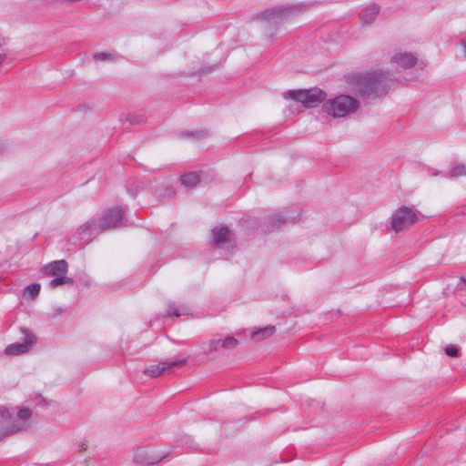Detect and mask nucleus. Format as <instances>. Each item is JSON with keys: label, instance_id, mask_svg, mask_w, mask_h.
<instances>
[{"label": "nucleus", "instance_id": "obj_9", "mask_svg": "<svg viewBox=\"0 0 466 466\" xmlns=\"http://www.w3.org/2000/svg\"><path fill=\"white\" fill-rule=\"evenodd\" d=\"M187 361V359H182L179 360H174V361H162L158 364L150 365L149 367L146 368L144 370V374L147 376L156 378L167 371H171L175 368L183 366Z\"/></svg>", "mask_w": 466, "mask_h": 466}, {"label": "nucleus", "instance_id": "obj_28", "mask_svg": "<svg viewBox=\"0 0 466 466\" xmlns=\"http://www.w3.org/2000/svg\"><path fill=\"white\" fill-rule=\"evenodd\" d=\"M6 58V53L2 48H0V66L5 62Z\"/></svg>", "mask_w": 466, "mask_h": 466}, {"label": "nucleus", "instance_id": "obj_25", "mask_svg": "<svg viewBox=\"0 0 466 466\" xmlns=\"http://www.w3.org/2000/svg\"><path fill=\"white\" fill-rule=\"evenodd\" d=\"M445 353L450 357H457L459 350L454 345H450L445 348Z\"/></svg>", "mask_w": 466, "mask_h": 466}, {"label": "nucleus", "instance_id": "obj_18", "mask_svg": "<svg viewBox=\"0 0 466 466\" xmlns=\"http://www.w3.org/2000/svg\"><path fill=\"white\" fill-rule=\"evenodd\" d=\"M201 349L204 354L210 355L213 352L218 351L221 348L220 339H213L207 342H203Z\"/></svg>", "mask_w": 466, "mask_h": 466}, {"label": "nucleus", "instance_id": "obj_23", "mask_svg": "<svg viewBox=\"0 0 466 466\" xmlns=\"http://www.w3.org/2000/svg\"><path fill=\"white\" fill-rule=\"evenodd\" d=\"M450 174L451 177L466 176V166L462 164H458L451 167Z\"/></svg>", "mask_w": 466, "mask_h": 466}, {"label": "nucleus", "instance_id": "obj_10", "mask_svg": "<svg viewBox=\"0 0 466 466\" xmlns=\"http://www.w3.org/2000/svg\"><path fill=\"white\" fill-rule=\"evenodd\" d=\"M98 233L99 229L96 226V218H93L80 226L76 231V236L81 241L80 246L86 245L91 241Z\"/></svg>", "mask_w": 466, "mask_h": 466}, {"label": "nucleus", "instance_id": "obj_30", "mask_svg": "<svg viewBox=\"0 0 466 466\" xmlns=\"http://www.w3.org/2000/svg\"><path fill=\"white\" fill-rule=\"evenodd\" d=\"M5 152V147L0 144V155Z\"/></svg>", "mask_w": 466, "mask_h": 466}, {"label": "nucleus", "instance_id": "obj_14", "mask_svg": "<svg viewBox=\"0 0 466 466\" xmlns=\"http://www.w3.org/2000/svg\"><path fill=\"white\" fill-rule=\"evenodd\" d=\"M380 13V6L372 4L361 10L360 13V18L362 25H369L372 23Z\"/></svg>", "mask_w": 466, "mask_h": 466}, {"label": "nucleus", "instance_id": "obj_22", "mask_svg": "<svg viewBox=\"0 0 466 466\" xmlns=\"http://www.w3.org/2000/svg\"><path fill=\"white\" fill-rule=\"evenodd\" d=\"M220 344L222 349L231 350L238 345V340L233 336H228L225 339H220Z\"/></svg>", "mask_w": 466, "mask_h": 466}, {"label": "nucleus", "instance_id": "obj_24", "mask_svg": "<svg viewBox=\"0 0 466 466\" xmlns=\"http://www.w3.org/2000/svg\"><path fill=\"white\" fill-rule=\"evenodd\" d=\"M41 286L38 283H34L26 287L25 294H28L32 299H35L40 292Z\"/></svg>", "mask_w": 466, "mask_h": 466}, {"label": "nucleus", "instance_id": "obj_19", "mask_svg": "<svg viewBox=\"0 0 466 466\" xmlns=\"http://www.w3.org/2000/svg\"><path fill=\"white\" fill-rule=\"evenodd\" d=\"M189 309L186 305L177 306L175 303L170 302L167 308V315L170 317H180L188 315Z\"/></svg>", "mask_w": 466, "mask_h": 466}, {"label": "nucleus", "instance_id": "obj_8", "mask_svg": "<svg viewBox=\"0 0 466 466\" xmlns=\"http://www.w3.org/2000/svg\"><path fill=\"white\" fill-rule=\"evenodd\" d=\"M21 332L24 334V341L7 346L5 350L6 355L15 356L25 353L35 344L36 339L28 329H21Z\"/></svg>", "mask_w": 466, "mask_h": 466}, {"label": "nucleus", "instance_id": "obj_27", "mask_svg": "<svg viewBox=\"0 0 466 466\" xmlns=\"http://www.w3.org/2000/svg\"><path fill=\"white\" fill-rule=\"evenodd\" d=\"M184 136L185 137H196L199 138V137H204L205 133L202 132V131L201 132H196V133H194V132H185Z\"/></svg>", "mask_w": 466, "mask_h": 466}, {"label": "nucleus", "instance_id": "obj_31", "mask_svg": "<svg viewBox=\"0 0 466 466\" xmlns=\"http://www.w3.org/2000/svg\"><path fill=\"white\" fill-rule=\"evenodd\" d=\"M56 311L57 312V314H62V313H64L65 309H56Z\"/></svg>", "mask_w": 466, "mask_h": 466}, {"label": "nucleus", "instance_id": "obj_20", "mask_svg": "<svg viewBox=\"0 0 466 466\" xmlns=\"http://www.w3.org/2000/svg\"><path fill=\"white\" fill-rule=\"evenodd\" d=\"M287 221V218H285L280 214L273 215L269 218L268 222V229L273 230L276 228H279L282 225H284Z\"/></svg>", "mask_w": 466, "mask_h": 466}, {"label": "nucleus", "instance_id": "obj_5", "mask_svg": "<svg viewBox=\"0 0 466 466\" xmlns=\"http://www.w3.org/2000/svg\"><path fill=\"white\" fill-rule=\"evenodd\" d=\"M419 211L408 206H402L396 209L390 218V229L396 233L406 230L417 223Z\"/></svg>", "mask_w": 466, "mask_h": 466}, {"label": "nucleus", "instance_id": "obj_1", "mask_svg": "<svg viewBox=\"0 0 466 466\" xmlns=\"http://www.w3.org/2000/svg\"><path fill=\"white\" fill-rule=\"evenodd\" d=\"M390 78L382 71L356 74L350 76L353 92L363 99L370 100L381 96L390 88Z\"/></svg>", "mask_w": 466, "mask_h": 466}, {"label": "nucleus", "instance_id": "obj_16", "mask_svg": "<svg viewBox=\"0 0 466 466\" xmlns=\"http://www.w3.org/2000/svg\"><path fill=\"white\" fill-rule=\"evenodd\" d=\"M276 331L275 326L268 325L264 328L258 329L255 331L251 332L250 338L254 341H260L265 339L270 336H272Z\"/></svg>", "mask_w": 466, "mask_h": 466}, {"label": "nucleus", "instance_id": "obj_7", "mask_svg": "<svg viewBox=\"0 0 466 466\" xmlns=\"http://www.w3.org/2000/svg\"><path fill=\"white\" fill-rule=\"evenodd\" d=\"M124 213L125 209L122 208H114L104 212L99 218H96L99 232L118 226H126L127 223L124 218Z\"/></svg>", "mask_w": 466, "mask_h": 466}, {"label": "nucleus", "instance_id": "obj_21", "mask_svg": "<svg viewBox=\"0 0 466 466\" xmlns=\"http://www.w3.org/2000/svg\"><path fill=\"white\" fill-rule=\"evenodd\" d=\"M74 280L71 278L66 277V275L55 276L53 279H51L48 283V287L50 289H56L60 285H72Z\"/></svg>", "mask_w": 466, "mask_h": 466}, {"label": "nucleus", "instance_id": "obj_26", "mask_svg": "<svg viewBox=\"0 0 466 466\" xmlns=\"http://www.w3.org/2000/svg\"><path fill=\"white\" fill-rule=\"evenodd\" d=\"M111 56H112L110 54H106V53H97V54L94 55V58L96 60H100V61L107 60V59L111 58Z\"/></svg>", "mask_w": 466, "mask_h": 466}, {"label": "nucleus", "instance_id": "obj_12", "mask_svg": "<svg viewBox=\"0 0 466 466\" xmlns=\"http://www.w3.org/2000/svg\"><path fill=\"white\" fill-rule=\"evenodd\" d=\"M391 62L402 69L412 68L418 62V57L409 52H398L391 56Z\"/></svg>", "mask_w": 466, "mask_h": 466}, {"label": "nucleus", "instance_id": "obj_11", "mask_svg": "<svg viewBox=\"0 0 466 466\" xmlns=\"http://www.w3.org/2000/svg\"><path fill=\"white\" fill-rule=\"evenodd\" d=\"M166 456V453L157 454L144 449H139L134 454V461L137 463L153 465L163 460Z\"/></svg>", "mask_w": 466, "mask_h": 466}, {"label": "nucleus", "instance_id": "obj_13", "mask_svg": "<svg viewBox=\"0 0 466 466\" xmlns=\"http://www.w3.org/2000/svg\"><path fill=\"white\" fill-rule=\"evenodd\" d=\"M68 269V264L65 259L55 260L46 264L43 268V273L46 276L66 275Z\"/></svg>", "mask_w": 466, "mask_h": 466}, {"label": "nucleus", "instance_id": "obj_3", "mask_svg": "<svg viewBox=\"0 0 466 466\" xmlns=\"http://www.w3.org/2000/svg\"><path fill=\"white\" fill-rule=\"evenodd\" d=\"M311 5L312 3L288 4L265 11L264 16L268 24L278 25L309 10Z\"/></svg>", "mask_w": 466, "mask_h": 466}, {"label": "nucleus", "instance_id": "obj_6", "mask_svg": "<svg viewBox=\"0 0 466 466\" xmlns=\"http://www.w3.org/2000/svg\"><path fill=\"white\" fill-rule=\"evenodd\" d=\"M288 95L291 99L301 103L306 107H315L326 97V93L319 88L289 90Z\"/></svg>", "mask_w": 466, "mask_h": 466}, {"label": "nucleus", "instance_id": "obj_29", "mask_svg": "<svg viewBox=\"0 0 466 466\" xmlns=\"http://www.w3.org/2000/svg\"><path fill=\"white\" fill-rule=\"evenodd\" d=\"M461 46V53H462L463 56L466 57V41H462Z\"/></svg>", "mask_w": 466, "mask_h": 466}, {"label": "nucleus", "instance_id": "obj_2", "mask_svg": "<svg viewBox=\"0 0 466 466\" xmlns=\"http://www.w3.org/2000/svg\"><path fill=\"white\" fill-rule=\"evenodd\" d=\"M31 416L32 410L27 408L21 409L14 416L8 409L0 407V441L7 436L26 431Z\"/></svg>", "mask_w": 466, "mask_h": 466}, {"label": "nucleus", "instance_id": "obj_32", "mask_svg": "<svg viewBox=\"0 0 466 466\" xmlns=\"http://www.w3.org/2000/svg\"><path fill=\"white\" fill-rule=\"evenodd\" d=\"M438 174H439V172H438V171H434V172L432 173V176H433V177H435V176H437Z\"/></svg>", "mask_w": 466, "mask_h": 466}, {"label": "nucleus", "instance_id": "obj_15", "mask_svg": "<svg viewBox=\"0 0 466 466\" xmlns=\"http://www.w3.org/2000/svg\"><path fill=\"white\" fill-rule=\"evenodd\" d=\"M229 230L226 226L215 227L212 229V242L219 246L228 240Z\"/></svg>", "mask_w": 466, "mask_h": 466}, {"label": "nucleus", "instance_id": "obj_4", "mask_svg": "<svg viewBox=\"0 0 466 466\" xmlns=\"http://www.w3.org/2000/svg\"><path fill=\"white\" fill-rule=\"evenodd\" d=\"M358 106V100L350 96L340 95L325 102L322 108L334 117H341L355 111Z\"/></svg>", "mask_w": 466, "mask_h": 466}, {"label": "nucleus", "instance_id": "obj_17", "mask_svg": "<svg viewBox=\"0 0 466 466\" xmlns=\"http://www.w3.org/2000/svg\"><path fill=\"white\" fill-rule=\"evenodd\" d=\"M199 181V175L197 172H189L180 177L181 184L187 188L195 187Z\"/></svg>", "mask_w": 466, "mask_h": 466}]
</instances>
